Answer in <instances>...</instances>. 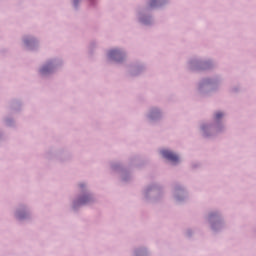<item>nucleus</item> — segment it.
<instances>
[{
    "mask_svg": "<svg viewBox=\"0 0 256 256\" xmlns=\"http://www.w3.org/2000/svg\"><path fill=\"white\" fill-rule=\"evenodd\" d=\"M161 154L164 159H168V161H171V163H179V156H177V154L169 150H162Z\"/></svg>",
    "mask_w": 256,
    "mask_h": 256,
    "instance_id": "1",
    "label": "nucleus"
},
{
    "mask_svg": "<svg viewBox=\"0 0 256 256\" xmlns=\"http://www.w3.org/2000/svg\"><path fill=\"white\" fill-rule=\"evenodd\" d=\"M109 57L115 59V61H120L121 57H123V52L120 50H111L109 52Z\"/></svg>",
    "mask_w": 256,
    "mask_h": 256,
    "instance_id": "2",
    "label": "nucleus"
},
{
    "mask_svg": "<svg viewBox=\"0 0 256 256\" xmlns=\"http://www.w3.org/2000/svg\"><path fill=\"white\" fill-rule=\"evenodd\" d=\"M89 201V196H84L82 198H80L79 200V205H85V203H87Z\"/></svg>",
    "mask_w": 256,
    "mask_h": 256,
    "instance_id": "3",
    "label": "nucleus"
},
{
    "mask_svg": "<svg viewBox=\"0 0 256 256\" xmlns=\"http://www.w3.org/2000/svg\"><path fill=\"white\" fill-rule=\"evenodd\" d=\"M221 117H223V113L221 112L216 113V119H221Z\"/></svg>",
    "mask_w": 256,
    "mask_h": 256,
    "instance_id": "4",
    "label": "nucleus"
},
{
    "mask_svg": "<svg viewBox=\"0 0 256 256\" xmlns=\"http://www.w3.org/2000/svg\"><path fill=\"white\" fill-rule=\"evenodd\" d=\"M156 4H157V0H151L150 2L151 7H155Z\"/></svg>",
    "mask_w": 256,
    "mask_h": 256,
    "instance_id": "5",
    "label": "nucleus"
},
{
    "mask_svg": "<svg viewBox=\"0 0 256 256\" xmlns=\"http://www.w3.org/2000/svg\"><path fill=\"white\" fill-rule=\"evenodd\" d=\"M47 71H48L47 66H44V67L41 69V73H47Z\"/></svg>",
    "mask_w": 256,
    "mask_h": 256,
    "instance_id": "6",
    "label": "nucleus"
}]
</instances>
